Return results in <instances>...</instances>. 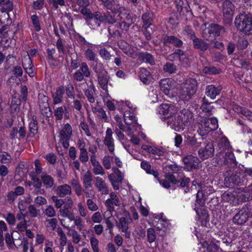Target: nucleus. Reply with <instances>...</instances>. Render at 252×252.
Instances as JSON below:
<instances>
[{
	"label": "nucleus",
	"instance_id": "f257e3e1",
	"mask_svg": "<svg viewBox=\"0 0 252 252\" xmlns=\"http://www.w3.org/2000/svg\"><path fill=\"white\" fill-rule=\"evenodd\" d=\"M193 121V117L191 112L188 109H183L180 111L174 119L167 121V125L175 131L181 132L186 127L190 126Z\"/></svg>",
	"mask_w": 252,
	"mask_h": 252
},
{
	"label": "nucleus",
	"instance_id": "f03ea898",
	"mask_svg": "<svg viewBox=\"0 0 252 252\" xmlns=\"http://www.w3.org/2000/svg\"><path fill=\"white\" fill-rule=\"evenodd\" d=\"M197 90V81L193 78L188 79L182 86L178 93L179 98L183 101H188L191 98Z\"/></svg>",
	"mask_w": 252,
	"mask_h": 252
},
{
	"label": "nucleus",
	"instance_id": "7ed1b4c3",
	"mask_svg": "<svg viewBox=\"0 0 252 252\" xmlns=\"http://www.w3.org/2000/svg\"><path fill=\"white\" fill-rule=\"evenodd\" d=\"M235 24L237 29L250 35L252 31V16L251 14H242L237 16L235 20Z\"/></svg>",
	"mask_w": 252,
	"mask_h": 252
},
{
	"label": "nucleus",
	"instance_id": "20e7f679",
	"mask_svg": "<svg viewBox=\"0 0 252 252\" xmlns=\"http://www.w3.org/2000/svg\"><path fill=\"white\" fill-rule=\"evenodd\" d=\"M197 126L198 127L200 134L205 135L210 131L217 129L218 127V119L215 117L211 119L205 118L203 121H201V123L199 124Z\"/></svg>",
	"mask_w": 252,
	"mask_h": 252
},
{
	"label": "nucleus",
	"instance_id": "39448f33",
	"mask_svg": "<svg viewBox=\"0 0 252 252\" xmlns=\"http://www.w3.org/2000/svg\"><path fill=\"white\" fill-rule=\"evenodd\" d=\"M72 135V128L71 125L67 123L59 132V143L64 149H67L69 146V140Z\"/></svg>",
	"mask_w": 252,
	"mask_h": 252
},
{
	"label": "nucleus",
	"instance_id": "423d86ee",
	"mask_svg": "<svg viewBox=\"0 0 252 252\" xmlns=\"http://www.w3.org/2000/svg\"><path fill=\"white\" fill-rule=\"evenodd\" d=\"M158 111L162 118L168 121L174 119L173 117L177 113V108L172 103H164L159 106Z\"/></svg>",
	"mask_w": 252,
	"mask_h": 252
},
{
	"label": "nucleus",
	"instance_id": "0eeeda50",
	"mask_svg": "<svg viewBox=\"0 0 252 252\" xmlns=\"http://www.w3.org/2000/svg\"><path fill=\"white\" fill-rule=\"evenodd\" d=\"M243 177L240 172H231L227 173L224 179L226 186L232 187L233 186L239 185L243 182Z\"/></svg>",
	"mask_w": 252,
	"mask_h": 252
},
{
	"label": "nucleus",
	"instance_id": "6e6552de",
	"mask_svg": "<svg viewBox=\"0 0 252 252\" xmlns=\"http://www.w3.org/2000/svg\"><path fill=\"white\" fill-rule=\"evenodd\" d=\"M131 219L121 217L116 222V226L118 229L123 233H125V237L129 238L130 236V232L128 231V224L131 222Z\"/></svg>",
	"mask_w": 252,
	"mask_h": 252
},
{
	"label": "nucleus",
	"instance_id": "1a4fd4ad",
	"mask_svg": "<svg viewBox=\"0 0 252 252\" xmlns=\"http://www.w3.org/2000/svg\"><path fill=\"white\" fill-rule=\"evenodd\" d=\"M133 112L126 110L125 111L124 114L125 122L128 126L127 129L129 131L135 129V127L137 125V120L135 119Z\"/></svg>",
	"mask_w": 252,
	"mask_h": 252
},
{
	"label": "nucleus",
	"instance_id": "9d476101",
	"mask_svg": "<svg viewBox=\"0 0 252 252\" xmlns=\"http://www.w3.org/2000/svg\"><path fill=\"white\" fill-rule=\"evenodd\" d=\"M214 151L213 144L209 143L205 147L199 149L198 154L201 159L204 160L212 157L214 154Z\"/></svg>",
	"mask_w": 252,
	"mask_h": 252
},
{
	"label": "nucleus",
	"instance_id": "9b49d317",
	"mask_svg": "<svg viewBox=\"0 0 252 252\" xmlns=\"http://www.w3.org/2000/svg\"><path fill=\"white\" fill-rule=\"evenodd\" d=\"M113 131L110 128H107L103 140L104 144L107 147L109 151L113 154L115 150L114 139L113 138Z\"/></svg>",
	"mask_w": 252,
	"mask_h": 252
},
{
	"label": "nucleus",
	"instance_id": "f8f14e48",
	"mask_svg": "<svg viewBox=\"0 0 252 252\" xmlns=\"http://www.w3.org/2000/svg\"><path fill=\"white\" fill-rule=\"evenodd\" d=\"M223 30L218 25H214L211 26L209 28L204 30L203 32V36L206 40H210L211 37H216L220 35V31Z\"/></svg>",
	"mask_w": 252,
	"mask_h": 252
},
{
	"label": "nucleus",
	"instance_id": "ddd939ff",
	"mask_svg": "<svg viewBox=\"0 0 252 252\" xmlns=\"http://www.w3.org/2000/svg\"><path fill=\"white\" fill-rule=\"evenodd\" d=\"M22 65L25 72L31 77L35 74V68L32 64V59L29 56H25L22 59Z\"/></svg>",
	"mask_w": 252,
	"mask_h": 252
},
{
	"label": "nucleus",
	"instance_id": "4468645a",
	"mask_svg": "<svg viewBox=\"0 0 252 252\" xmlns=\"http://www.w3.org/2000/svg\"><path fill=\"white\" fill-rule=\"evenodd\" d=\"M183 161L189 169H197L198 168L199 159L197 157L189 155L184 158Z\"/></svg>",
	"mask_w": 252,
	"mask_h": 252
},
{
	"label": "nucleus",
	"instance_id": "2eb2a0df",
	"mask_svg": "<svg viewBox=\"0 0 252 252\" xmlns=\"http://www.w3.org/2000/svg\"><path fill=\"white\" fill-rule=\"evenodd\" d=\"M121 205L119 197L115 192H111L110 194V198L105 201V205L110 211L114 210V205L120 206Z\"/></svg>",
	"mask_w": 252,
	"mask_h": 252
},
{
	"label": "nucleus",
	"instance_id": "dca6fc26",
	"mask_svg": "<svg viewBox=\"0 0 252 252\" xmlns=\"http://www.w3.org/2000/svg\"><path fill=\"white\" fill-rule=\"evenodd\" d=\"M95 186L98 191L100 192L102 194H107L109 193L108 185L104 180L100 177L97 176L95 178Z\"/></svg>",
	"mask_w": 252,
	"mask_h": 252
},
{
	"label": "nucleus",
	"instance_id": "f3484780",
	"mask_svg": "<svg viewBox=\"0 0 252 252\" xmlns=\"http://www.w3.org/2000/svg\"><path fill=\"white\" fill-rule=\"evenodd\" d=\"M174 84V82L169 78L162 79L159 82L161 90L166 95L169 94V92L173 88Z\"/></svg>",
	"mask_w": 252,
	"mask_h": 252
},
{
	"label": "nucleus",
	"instance_id": "a211bd4d",
	"mask_svg": "<svg viewBox=\"0 0 252 252\" xmlns=\"http://www.w3.org/2000/svg\"><path fill=\"white\" fill-rule=\"evenodd\" d=\"M54 115L56 121L63 119V116L65 118H68V112L66 106L58 107L54 109Z\"/></svg>",
	"mask_w": 252,
	"mask_h": 252
},
{
	"label": "nucleus",
	"instance_id": "6ab92c4d",
	"mask_svg": "<svg viewBox=\"0 0 252 252\" xmlns=\"http://www.w3.org/2000/svg\"><path fill=\"white\" fill-rule=\"evenodd\" d=\"M56 192L60 197H64L66 195H70L72 193L71 187L66 184L60 185L57 187Z\"/></svg>",
	"mask_w": 252,
	"mask_h": 252
},
{
	"label": "nucleus",
	"instance_id": "aec40b11",
	"mask_svg": "<svg viewBox=\"0 0 252 252\" xmlns=\"http://www.w3.org/2000/svg\"><path fill=\"white\" fill-rule=\"evenodd\" d=\"M64 93V88L63 86L58 87L56 92L52 94L53 104L57 105L63 102V96Z\"/></svg>",
	"mask_w": 252,
	"mask_h": 252
},
{
	"label": "nucleus",
	"instance_id": "412c9836",
	"mask_svg": "<svg viewBox=\"0 0 252 252\" xmlns=\"http://www.w3.org/2000/svg\"><path fill=\"white\" fill-rule=\"evenodd\" d=\"M184 142L186 145L194 146L196 148L201 146V142H197L195 135L190 132H187L185 134Z\"/></svg>",
	"mask_w": 252,
	"mask_h": 252
},
{
	"label": "nucleus",
	"instance_id": "4be33fe9",
	"mask_svg": "<svg viewBox=\"0 0 252 252\" xmlns=\"http://www.w3.org/2000/svg\"><path fill=\"white\" fill-rule=\"evenodd\" d=\"M221 90L220 86L215 87L213 85H208L206 88V94L211 99H215L219 95Z\"/></svg>",
	"mask_w": 252,
	"mask_h": 252
},
{
	"label": "nucleus",
	"instance_id": "5701e85b",
	"mask_svg": "<svg viewBox=\"0 0 252 252\" xmlns=\"http://www.w3.org/2000/svg\"><path fill=\"white\" fill-rule=\"evenodd\" d=\"M139 76L140 80L145 84H149L152 80L150 71L144 68H140Z\"/></svg>",
	"mask_w": 252,
	"mask_h": 252
},
{
	"label": "nucleus",
	"instance_id": "b1692460",
	"mask_svg": "<svg viewBox=\"0 0 252 252\" xmlns=\"http://www.w3.org/2000/svg\"><path fill=\"white\" fill-rule=\"evenodd\" d=\"M124 45H121L120 47L126 55L133 59H135L138 56L139 53L136 48L128 46L125 48Z\"/></svg>",
	"mask_w": 252,
	"mask_h": 252
},
{
	"label": "nucleus",
	"instance_id": "393cba45",
	"mask_svg": "<svg viewBox=\"0 0 252 252\" xmlns=\"http://www.w3.org/2000/svg\"><path fill=\"white\" fill-rule=\"evenodd\" d=\"M36 119V117L35 116H33L31 122L29 123V132L28 134V137H33L37 132V122Z\"/></svg>",
	"mask_w": 252,
	"mask_h": 252
},
{
	"label": "nucleus",
	"instance_id": "a878e982",
	"mask_svg": "<svg viewBox=\"0 0 252 252\" xmlns=\"http://www.w3.org/2000/svg\"><path fill=\"white\" fill-rule=\"evenodd\" d=\"M175 2L179 12L184 14L189 11V6L187 0H175Z\"/></svg>",
	"mask_w": 252,
	"mask_h": 252
},
{
	"label": "nucleus",
	"instance_id": "bb28decb",
	"mask_svg": "<svg viewBox=\"0 0 252 252\" xmlns=\"http://www.w3.org/2000/svg\"><path fill=\"white\" fill-rule=\"evenodd\" d=\"M248 218L247 213L241 211L235 215L233 218V221L238 224H242L247 220Z\"/></svg>",
	"mask_w": 252,
	"mask_h": 252
},
{
	"label": "nucleus",
	"instance_id": "cd10ccee",
	"mask_svg": "<svg viewBox=\"0 0 252 252\" xmlns=\"http://www.w3.org/2000/svg\"><path fill=\"white\" fill-rule=\"evenodd\" d=\"M141 167L144 170L147 174H152L156 178L158 177L159 175L158 172L151 168V165L149 162L145 160L142 161L141 163Z\"/></svg>",
	"mask_w": 252,
	"mask_h": 252
},
{
	"label": "nucleus",
	"instance_id": "c85d7f7f",
	"mask_svg": "<svg viewBox=\"0 0 252 252\" xmlns=\"http://www.w3.org/2000/svg\"><path fill=\"white\" fill-rule=\"evenodd\" d=\"M42 183L47 189L51 188L54 185L53 178L46 173H42L40 176Z\"/></svg>",
	"mask_w": 252,
	"mask_h": 252
},
{
	"label": "nucleus",
	"instance_id": "c756f323",
	"mask_svg": "<svg viewBox=\"0 0 252 252\" xmlns=\"http://www.w3.org/2000/svg\"><path fill=\"white\" fill-rule=\"evenodd\" d=\"M164 42L165 44H171L174 46L180 47L182 46V41L177 37L173 35L167 36L164 38Z\"/></svg>",
	"mask_w": 252,
	"mask_h": 252
},
{
	"label": "nucleus",
	"instance_id": "7c9ffc66",
	"mask_svg": "<svg viewBox=\"0 0 252 252\" xmlns=\"http://www.w3.org/2000/svg\"><path fill=\"white\" fill-rule=\"evenodd\" d=\"M84 94L90 103H93L95 102L94 87L93 84L89 86L88 88L84 91Z\"/></svg>",
	"mask_w": 252,
	"mask_h": 252
},
{
	"label": "nucleus",
	"instance_id": "2f4dec72",
	"mask_svg": "<svg viewBox=\"0 0 252 252\" xmlns=\"http://www.w3.org/2000/svg\"><path fill=\"white\" fill-rule=\"evenodd\" d=\"M141 148L143 150L150 154H152L153 155H157L158 156L162 155L163 153V152L162 150L158 149L156 147L149 145H143L142 146Z\"/></svg>",
	"mask_w": 252,
	"mask_h": 252
},
{
	"label": "nucleus",
	"instance_id": "473e14b6",
	"mask_svg": "<svg viewBox=\"0 0 252 252\" xmlns=\"http://www.w3.org/2000/svg\"><path fill=\"white\" fill-rule=\"evenodd\" d=\"M199 221L202 226H207L209 221V216L206 209H202L201 214H199Z\"/></svg>",
	"mask_w": 252,
	"mask_h": 252
},
{
	"label": "nucleus",
	"instance_id": "72a5a7b5",
	"mask_svg": "<svg viewBox=\"0 0 252 252\" xmlns=\"http://www.w3.org/2000/svg\"><path fill=\"white\" fill-rule=\"evenodd\" d=\"M92 17L95 24L94 27H93V29L100 27L101 22H104V14L102 15L100 12L97 11L93 13Z\"/></svg>",
	"mask_w": 252,
	"mask_h": 252
},
{
	"label": "nucleus",
	"instance_id": "f704fd0d",
	"mask_svg": "<svg viewBox=\"0 0 252 252\" xmlns=\"http://www.w3.org/2000/svg\"><path fill=\"white\" fill-rule=\"evenodd\" d=\"M154 18V14L152 12H147L142 16V20L144 23L143 28L148 29L151 25V22Z\"/></svg>",
	"mask_w": 252,
	"mask_h": 252
},
{
	"label": "nucleus",
	"instance_id": "c9c22d12",
	"mask_svg": "<svg viewBox=\"0 0 252 252\" xmlns=\"http://www.w3.org/2000/svg\"><path fill=\"white\" fill-rule=\"evenodd\" d=\"M193 43L194 48L200 49L201 51H205L208 47L207 43L196 37L193 39Z\"/></svg>",
	"mask_w": 252,
	"mask_h": 252
},
{
	"label": "nucleus",
	"instance_id": "e433bc0d",
	"mask_svg": "<svg viewBox=\"0 0 252 252\" xmlns=\"http://www.w3.org/2000/svg\"><path fill=\"white\" fill-rule=\"evenodd\" d=\"M97 79L100 87L103 90L108 92V79L107 77L103 74H99L97 75Z\"/></svg>",
	"mask_w": 252,
	"mask_h": 252
},
{
	"label": "nucleus",
	"instance_id": "4c0bfd02",
	"mask_svg": "<svg viewBox=\"0 0 252 252\" xmlns=\"http://www.w3.org/2000/svg\"><path fill=\"white\" fill-rule=\"evenodd\" d=\"M103 6L108 9L111 10L114 8L115 5H120V0H100Z\"/></svg>",
	"mask_w": 252,
	"mask_h": 252
},
{
	"label": "nucleus",
	"instance_id": "58836bf2",
	"mask_svg": "<svg viewBox=\"0 0 252 252\" xmlns=\"http://www.w3.org/2000/svg\"><path fill=\"white\" fill-rule=\"evenodd\" d=\"M223 8L224 13L231 15L234 9V6L230 0H225L223 4Z\"/></svg>",
	"mask_w": 252,
	"mask_h": 252
},
{
	"label": "nucleus",
	"instance_id": "ea45409f",
	"mask_svg": "<svg viewBox=\"0 0 252 252\" xmlns=\"http://www.w3.org/2000/svg\"><path fill=\"white\" fill-rule=\"evenodd\" d=\"M1 144L0 143V150H1ZM11 160V156L6 152L0 151V161L2 163L7 164Z\"/></svg>",
	"mask_w": 252,
	"mask_h": 252
},
{
	"label": "nucleus",
	"instance_id": "a19ab883",
	"mask_svg": "<svg viewBox=\"0 0 252 252\" xmlns=\"http://www.w3.org/2000/svg\"><path fill=\"white\" fill-rule=\"evenodd\" d=\"M140 57L147 63L153 64L155 63L154 58L153 56L147 52H143L140 54Z\"/></svg>",
	"mask_w": 252,
	"mask_h": 252
},
{
	"label": "nucleus",
	"instance_id": "79ce46f5",
	"mask_svg": "<svg viewBox=\"0 0 252 252\" xmlns=\"http://www.w3.org/2000/svg\"><path fill=\"white\" fill-rule=\"evenodd\" d=\"M227 152H225L224 155V163L226 164L228 162H234L235 158L233 153L231 152L230 149H227Z\"/></svg>",
	"mask_w": 252,
	"mask_h": 252
},
{
	"label": "nucleus",
	"instance_id": "37998d69",
	"mask_svg": "<svg viewBox=\"0 0 252 252\" xmlns=\"http://www.w3.org/2000/svg\"><path fill=\"white\" fill-rule=\"evenodd\" d=\"M163 69L165 72L172 74L176 72L177 67L172 63H167L163 65Z\"/></svg>",
	"mask_w": 252,
	"mask_h": 252
},
{
	"label": "nucleus",
	"instance_id": "c03bdc74",
	"mask_svg": "<svg viewBox=\"0 0 252 252\" xmlns=\"http://www.w3.org/2000/svg\"><path fill=\"white\" fill-rule=\"evenodd\" d=\"M64 91H65L66 95L68 98H74L75 97V91L74 87L72 84L68 83L65 86L64 88Z\"/></svg>",
	"mask_w": 252,
	"mask_h": 252
},
{
	"label": "nucleus",
	"instance_id": "a18cd8bd",
	"mask_svg": "<svg viewBox=\"0 0 252 252\" xmlns=\"http://www.w3.org/2000/svg\"><path fill=\"white\" fill-rule=\"evenodd\" d=\"M85 56L88 60L94 61L96 57V54L93 51L92 47H89L85 51Z\"/></svg>",
	"mask_w": 252,
	"mask_h": 252
},
{
	"label": "nucleus",
	"instance_id": "49530a36",
	"mask_svg": "<svg viewBox=\"0 0 252 252\" xmlns=\"http://www.w3.org/2000/svg\"><path fill=\"white\" fill-rule=\"evenodd\" d=\"M79 70L86 77H89L91 75V71L86 63L82 62L81 64Z\"/></svg>",
	"mask_w": 252,
	"mask_h": 252
},
{
	"label": "nucleus",
	"instance_id": "de8ad7c7",
	"mask_svg": "<svg viewBox=\"0 0 252 252\" xmlns=\"http://www.w3.org/2000/svg\"><path fill=\"white\" fill-rule=\"evenodd\" d=\"M99 55L101 58L105 61H109L111 60L112 55L105 48L100 49L99 51Z\"/></svg>",
	"mask_w": 252,
	"mask_h": 252
},
{
	"label": "nucleus",
	"instance_id": "09e8293b",
	"mask_svg": "<svg viewBox=\"0 0 252 252\" xmlns=\"http://www.w3.org/2000/svg\"><path fill=\"white\" fill-rule=\"evenodd\" d=\"M86 204L88 209L91 211L95 212L98 210V206L91 198L87 200Z\"/></svg>",
	"mask_w": 252,
	"mask_h": 252
},
{
	"label": "nucleus",
	"instance_id": "8fccbe9b",
	"mask_svg": "<svg viewBox=\"0 0 252 252\" xmlns=\"http://www.w3.org/2000/svg\"><path fill=\"white\" fill-rule=\"evenodd\" d=\"M30 178L32 181V184L34 188L37 189H40L42 186V182L40 180L39 178L36 177L34 174H31Z\"/></svg>",
	"mask_w": 252,
	"mask_h": 252
},
{
	"label": "nucleus",
	"instance_id": "3c124183",
	"mask_svg": "<svg viewBox=\"0 0 252 252\" xmlns=\"http://www.w3.org/2000/svg\"><path fill=\"white\" fill-rule=\"evenodd\" d=\"M74 223L79 231H84L83 229L85 226V223L83 219L80 216H76V219L75 220Z\"/></svg>",
	"mask_w": 252,
	"mask_h": 252
},
{
	"label": "nucleus",
	"instance_id": "603ef678",
	"mask_svg": "<svg viewBox=\"0 0 252 252\" xmlns=\"http://www.w3.org/2000/svg\"><path fill=\"white\" fill-rule=\"evenodd\" d=\"M81 180L83 183V184H85V183L92 182L93 181V176L92 174L90 171L88 170L86 171L83 175V177L81 178Z\"/></svg>",
	"mask_w": 252,
	"mask_h": 252
},
{
	"label": "nucleus",
	"instance_id": "864d4df0",
	"mask_svg": "<svg viewBox=\"0 0 252 252\" xmlns=\"http://www.w3.org/2000/svg\"><path fill=\"white\" fill-rule=\"evenodd\" d=\"M49 3L53 8L57 9L59 6H63L65 5L64 0H48Z\"/></svg>",
	"mask_w": 252,
	"mask_h": 252
},
{
	"label": "nucleus",
	"instance_id": "5fc2aeb1",
	"mask_svg": "<svg viewBox=\"0 0 252 252\" xmlns=\"http://www.w3.org/2000/svg\"><path fill=\"white\" fill-rule=\"evenodd\" d=\"M43 213L48 217L52 218L56 216V211L54 208L51 205H48L44 210Z\"/></svg>",
	"mask_w": 252,
	"mask_h": 252
},
{
	"label": "nucleus",
	"instance_id": "6e6d98bb",
	"mask_svg": "<svg viewBox=\"0 0 252 252\" xmlns=\"http://www.w3.org/2000/svg\"><path fill=\"white\" fill-rule=\"evenodd\" d=\"M156 238V235L154 229L150 228L147 230V239L150 243L154 242Z\"/></svg>",
	"mask_w": 252,
	"mask_h": 252
},
{
	"label": "nucleus",
	"instance_id": "4d7b16f0",
	"mask_svg": "<svg viewBox=\"0 0 252 252\" xmlns=\"http://www.w3.org/2000/svg\"><path fill=\"white\" fill-rule=\"evenodd\" d=\"M113 158V156H105L103 158L102 164L106 169H109L111 167V161Z\"/></svg>",
	"mask_w": 252,
	"mask_h": 252
},
{
	"label": "nucleus",
	"instance_id": "13d9d810",
	"mask_svg": "<svg viewBox=\"0 0 252 252\" xmlns=\"http://www.w3.org/2000/svg\"><path fill=\"white\" fill-rule=\"evenodd\" d=\"M21 98H18L16 95L13 97L11 101V108L14 109L15 111L19 110V106L21 104Z\"/></svg>",
	"mask_w": 252,
	"mask_h": 252
},
{
	"label": "nucleus",
	"instance_id": "bf43d9fd",
	"mask_svg": "<svg viewBox=\"0 0 252 252\" xmlns=\"http://www.w3.org/2000/svg\"><path fill=\"white\" fill-rule=\"evenodd\" d=\"M202 101L203 104L201 107V109L202 111L207 113L211 112L213 109V107L211 106V104L208 103L205 97L203 98Z\"/></svg>",
	"mask_w": 252,
	"mask_h": 252
},
{
	"label": "nucleus",
	"instance_id": "052dcab7",
	"mask_svg": "<svg viewBox=\"0 0 252 252\" xmlns=\"http://www.w3.org/2000/svg\"><path fill=\"white\" fill-rule=\"evenodd\" d=\"M79 126L87 136H92V134L90 130L89 126L84 121L81 122Z\"/></svg>",
	"mask_w": 252,
	"mask_h": 252
},
{
	"label": "nucleus",
	"instance_id": "680f3d73",
	"mask_svg": "<svg viewBox=\"0 0 252 252\" xmlns=\"http://www.w3.org/2000/svg\"><path fill=\"white\" fill-rule=\"evenodd\" d=\"M90 243L93 251L99 252L98 240L95 237H92L90 238Z\"/></svg>",
	"mask_w": 252,
	"mask_h": 252
},
{
	"label": "nucleus",
	"instance_id": "e2e57ef3",
	"mask_svg": "<svg viewBox=\"0 0 252 252\" xmlns=\"http://www.w3.org/2000/svg\"><path fill=\"white\" fill-rule=\"evenodd\" d=\"M0 4L3 5V8L7 11H10L13 9V3L9 0H0Z\"/></svg>",
	"mask_w": 252,
	"mask_h": 252
},
{
	"label": "nucleus",
	"instance_id": "0e129e2a",
	"mask_svg": "<svg viewBox=\"0 0 252 252\" xmlns=\"http://www.w3.org/2000/svg\"><path fill=\"white\" fill-rule=\"evenodd\" d=\"M8 11H0V23L4 24L5 22L8 21L10 19V16L8 13Z\"/></svg>",
	"mask_w": 252,
	"mask_h": 252
},
{
	"label": "nucleus",
	"instance_id": "69168bd1",
	"mask_svg": "<svg viewBox=\"0 0 252 252\" xmlns=\"http://www.w3.org/2000/svg\"><path fill=\"white\" fill-rule=\"evenodd\" d=\"M91 220L94 223H100L102 220L101 214L99 212H95L92 215Z\"/></svg>",
	"mask_w": 252,
	"mask_h": 252
},
{
	"label": "nucleus",
	"instance_id": "338daca9",
	"mask_svg": "<svg viewBox=\"0 0 252 252\" xmlns=\"http://www.w3.org/2000/svg\"><path fill=\"white\" fill-rule=\"evenodd\" d=\"M53 242L50 240H47L45 242L44 252H53Z\"/></svg>",
	"mask_w": 252,
	"mask_h": 252
},
{
	"label": "nucleus",
	"instance_id": "774afa93",
	"mask_svg": "<svg viewBox=\"0 0 252 252\" xmlns=\"http://www.w3.org/2000/svg\"><path fill=\"white\" fill-rule=\"evenodd\" d=\"M207 250L208 252H220L221 250L219 247L215 243L211 242L207 246Z\"/></svg>",
	"mask_w": 252,
	"mask_h": 252
}]
</instances>
